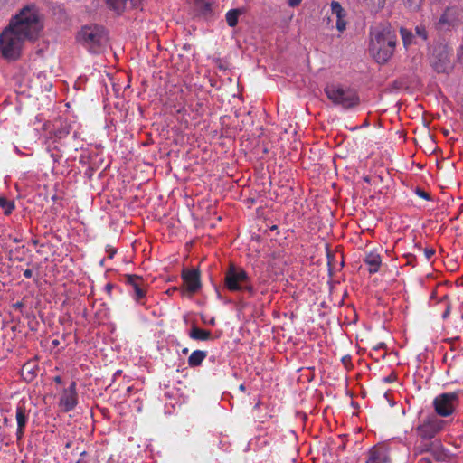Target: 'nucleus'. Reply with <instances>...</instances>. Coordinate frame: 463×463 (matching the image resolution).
Instances as JSON below:
<instances>
[{"instance_id": "19", "label": "nucleus", "mask_w": 463, "mask_h": 463, "mask_svg": "<svg viewBox=\"0 0 463 463\" xmlns=\"http://www.w3.org/2000/svg\"><path fill=\"white\" fill-rule=\"evenodd\" d=\"M364 261L368 266V271L371 274L378 272L382 265V258L376 251L368 252Z\"/></svg>"}, {"instance_id": "32", "label": "nucleus", "mask_w": 463, "mask_h": 463, "mask_svg": "<svg viewBox=\"0 0 463 463\" xmlns=\"http://www.w3.org/2000/svg\"><path fill=\"white\" fill-rule=\"evenodd\" d=\"M24 276L26 278V279H30L32 278L33 276V270L30 269H27L24 271Z\"/></svg>"}, {"instance_id": "34", "label": "nucleus", "mask_w": 463, "mask_h": 463, "mask_svg": "<svg viewBox=\"0 0 463 463\" xmlns=\"http://www.w3.org/2000/svg\"><path fill=\"white\" fill-rule=\"evenodd\" d=\"M419 463H432L430 458H422L419 460Z\"/></svg>"}, {"instance_id": "22", "label": "nucleus", "mask_w": 463, "mask_h": 463, "mask_svg": "<svg viewBox=\"0 0 463 463\" xmlns=\"http://www.w3.org/2000/svg\"><path fill=\"white\" fill-rule=\"evenodd\" d=\"M207 353L201 350L194 351L188 357V364L190 367H196L202 364L206 358Z\"/></svg>"}, {"instance_id": "12", "label": "nucleus", "mask_w": 463, "mask_h": 463, "mask_svg": "<svg viewBox=\"0 0 463 463\" xmlns=\"http://www.w3.org/2000/svg\"><path fill=\"white\" fill-rule=\"evenodd\" d=\"M105 3L110 11L120 15L137 8L140 5L141 0H105Z\"/></svg>"}, {"instance_id": "16", "label": "nucleus", "mask_w": 463, "mask_h": 463, "mask_svg": "<svg viewBox=\"0 0 463 463\" xmlns=\"http://www.w3.org/2000/svg\"><path fill=\"white\" fill-rule=\"evenodd\" d=\"M331 6V15L335 17L336 19V28L342 33L346 28V22L345 21V12L343 9L340 3L336 1H333L330 5Z\"/></svg>"}, {"instance_id": "33", "label": "nucleus", "mask_w": 463, "mask_h": 463, "mask_svg": "<svg viewBox=\"0 0 463 463\" xmlns=\"http://www.w3.org/2000/svg\"><path fill=\"white\" fill-rule=\"evenodd\" d=\"M113 289V285L109 283L105 286V290L108 292V294H110Z\"/></svg>"}, {"instance_id": "20", "label": "nucleus", "mask_w": 463, "mask_h": 463, "mask_svg": "<svg viewBox=\"0 0 463 463\" xmlns=\"http://www.w3.org/2000/svg\"><path fill=\"white\" fill-rule=\"evenodd\" d=\"M430 454L437 461L445 462L449 460V453L447 449H444L440 442H435V445Z\"/></svg>"}, {"instance_id": "29", "label": "nucleus", "mask_w": 463, "mask_h": 463, "mask_svg": "<svg viewBox=\"0 0 463 463\" xmlns=\"http://www.w3.org/2000/svg\"><path fill=\"white\" fill-rule=\"evenodd\" d=\"M423 253H424V256H425L426 260H429L435 254V250L432 249V248H426V249H424Z\"/></svg>"}, {"instance_id": "35", "label": "nucleus", "mask_w": 463, "mask_h": 463, "mask_svg": "<svg viewBox=\"0 0 463 463\" xmlns=\"http://www.w3.org/2000/svg\"><path fill=\"white\" fill-rule=\"evenodd\" d=\"M342 362H343V364H344L345 366H347V364L350 362V357H349V356H344V357L342 358Z\"/></svg>"}, {"instance_id": "41", "label": "nucleus", "mask_w": 463, "mask_h": 463, "mask_svg": "<svg viewBox=\"0 0 463 463\" xmlns=\"http://www.w3.org/2000/svg\"><path fill=\"white\" fill-rule=\"evenodd\" d=\"M112 256H113V253L109 252V258H112Z\"/></svg>"}, {"instance_id": "31", "label": "nucleus", "mask_w": 463, "mask_h": 463, "mask_svg": "<svg viewBox=\"0 0 463 463\" xmlns=\"http://www.w3.org/2000/svg\"><path fill=\"white\" fill-rule=\"evenodd\" d=\"M417 194H418L419 196H420L421 198H424V199H426V200H429V199H430V195H429V194H428L427 192L423 191V190H420V189H418V190H417Z\"/></svg>"}, {"instance_id": "24", "label": "nucleus", "mask_w": 463, "mask_h": 463, "mask_svg": "<svg viewBox=\"0 0 463 463\" xmlns=\"http://www.w3.org/2000/svg\"><path fill=\"white\" fill-rule=\"evenodd\" d=\"M240 15V11L237 9L230 10L226 14V21L229 26L234 27L238 23V17Z\"/></svg>"}, {"instance_id": "13", "label": "nucleus", "mask_w": 463, "mask_h": 463, "mask_svg": "<svg viewBox=\"0 0 463 463\" xmlns=\"http://www.w3.org/2000/svg\"><path fill=\"white\" fill-rule=\"evenodd\" d=\"M125 281L129 285L133 290V298L136 301L139 302L145 298L146 291L145 288V283L142 277L137 275H125Z\"/></svg>"}, {"instance_id": "26", "label": "nucleus", "mask_w": 463, "mask_h": 463, "mask_svg": "<svg viewBox=\"0 0 463 463\" xmlns=\"http://www.w3.org/2000/svg\"><path fill=\"white\" fill-rule=\"evenodd\" d=\"M400 33H401V35H402V38L403 41V44L405 46H407L412 43V39H413L414 35L411 32H410L409 30L405 29V28H402Z\"/></svg>"}, {"instance_id": "9", "label": "nucleus", "mask_w": 463, "mask_h": 463, "mask_svg": "<svg viewBox=\"0 0 463 463\" xmlns=\"http://www.w3.org/2000/svg\"><path fill=\"white\" fill-rule=\"evenodd\" d=\"M184 288L183 295L192 296L201 288L200 272L198 269H184L182 271Z\"/></svg>"}, {"instance_id": "15", "label": "nucleus", "mask_w": 463, "mask_h": 463, "mask_svg": "<svg viewBox=\"0 0 463 463\" xmlns=\"http://www.w3.org/2000/svg\"><path fill=\"white\" fill-rule=\"evenodd\" d=\"M459 16V10L456 7H448L439 18V25L443 27L454 26Z\"/></svg>"}, {"instance_id": "4", "label": "nucleus", "mask_w": 463, "mask_h": 463, "mask_svg": "<svg viewBox=\"0 0 463 463\" xmlns=\"http://www.w3.org/2000/svg\"><path fill=\"white\" fill-rule=\"evenodd\" d=\"M77 41L90 52L99 53L104 51L108 43L106 30L99 25L83 26L78 33Z\"/></svg>"}, {"instance_id": "5", "label": "nucleus", "mask_w": 463, "mask_h": 463, "mask_svg": "<svg viewBox=\"0 0 463 463\" xmlns=\"http://www.w3.org/2000/svg\"><path fill=\"white\" fill-rule=\"evenodd\" d=\"M325 93L334 105L345 109H353L360 103V98L355 90L340 84L326 85Z\"/></svg>"}, {"instance_id": "3", "label": "nucleus", "mask_w": 463, "mask_h": 463, "mask_svg": "<svg viewBox=\"0 0 463 463\" xmlns=\"http://www.w3.org/2000/svg\"><path fill=\"white\" fill-rule=\"evenodd\" d=\"M25 37L7 24L0 33V53L8 61H15L22 56Z\"/></svg>"}, {"instance_id": "36", "label": "nucleus", "mask_w": 463, "mask_h": 463, "mask_svg": "<svg viewBox=\"0 0 463 463\" xmlns=\"http://www.w3.org/2000/svg\"><path fill=\"white\" fill-rule=\"evenodd\" d=\"M54 382L61 384L62 383V379L61 376L54 377Z\"/></svg>"}, {"instance_id": "17", "label": "nucleus", "mask_w": 463, "mask_h": 463, "mask_svg": "<svg viewBox=\"0 0 463 463\" xmlns=\"http://www.w3.org/2000/svg\"><path fill=\"white\" fill-rule=\"evenodd\" d=\"M214 0H188L193 11L198 15H206L211 13Z\"/></svg>"}, {"instance_id": "14", "label": "nucleus", "mask_w": 463, "mask_h": 463, "mask_svg": "<svg viewBox=\"0 0 463 463\" xmlns=\"http://www.w3.org/2000/svg\"><path fill=\"white\" fill-rule=\"evenodd\" d=\"M388 449L384 446H376L370 449L366 463H389Z\"/></svg>"}, {"instance_id": "23", "label": "nucleus", "mask_w": 463, "mask_h": 463, "mask_svg": "<svg viewBox=\"0 0 463 463\" xmlns=\"http://www.w3.org/2000/svg\"><path fill=\"white\" fill-rule=\"evenodd\" d=\"M434 445V441L420 442L419 444H416L413 448V454L415 457H417L423 453H431Z\"/></svg>"}, {"instance_id": "38", "label": "nucleus", "mask_w": 463, "mask_h": 463, "mask_svg": "<svg viewBox=\"0 0 463 463\" xmlns=\"http://www.w3.org/2000/svg\"><path fill=\"white\" fill-rule=\"evenodd\" d=\"M240 390H241V391H244V390H245V387H244V385H243V384H241V385H240Z\"/></svg>"}, {"instance_id": "1", "label": "nucleus", "mask_w": 463, "mask_h": 463, "mask_svg": "<svg viewBox=\"0 0 463 463\" xmlns=\"http://www.w3.org/2000/svg\"><path fill=\"white\" fill-rule=\"evenodd\" d=\"M29 43L36 42L44 29V14L33 3L24 5L9 23Z\"/></svg>"}, {"instance_id": "42", "label": "nucleus", "mask_w": 463, "mask_h": 463, "mask_svg": "<svg viewBox=\"0 0 463 463\" xmlns=\"http://www.w3.org/2000/svg\"><path fill=\"white\" fill-rule=\"evenodd\" d=\"M112 256H113V253L109 252V258H112Z\"/></svg>"}, {"instance_id": "18", "label": "nucleus", "mask_w": 463, "mask_h": 463, "mask_svg": "<svg viewBox=\"0 0 463 463\" xmlns=\"http://www.w3.org/2000/svg\"><path fill=\"white\" fill-rule=\"evenodd\" d=\"M431 66L437 72H445L449 67V60L448 56V52L446 51H441L438 56H435L431 59Z\"/></svg>"}, {"instance_id": "30", "label": "nucleus", "mask_w": 463, "mask_h": 463, "mask_svg": "<svg viewBox=\"0 0 463 463\" xmlns=\"http://www.w3.org/2000/svg\"><path fill=\"white\" fill-rule=\"evenodd\" d=\"M302 0H287V4L290 6V7H296V6H298L300 5Z\"/></svg>"}, {"instance_id": "37", "label": "nucleus", "mask_w": 463, "mask_h": 463, "mask_svg": "<svg viewBox=\"0 0 463 463\" xmlns=\"http://www.w3.org/2000/svg\"><path fill=\"white\" fill-rule=\"evenodd\" d=\"M208 323H209V325H211V326H214V325H215V319L213 317V318H211V319L209 320V322H208Z\"/></svg>"}, {"instance_id": "10", "label": "nucleus", "mask_w": 463, "mask_h": 463, "mask_svg": "<svg viewBox=\"0 0 463 463\" xmlns=\"http://www.w3.org/2000/svg\"><path fill=\"white\" fill-rule=\"evenodd\" d=\"M78 402V393L76 383L72 382L67 389H64L59 399V407L64 411L68 412L73 410Z\"/></svg>"}, {"instance_id": "2", "label": "nucleus", "mask_w": 463, "mask_h": 463, "mask_svg": "<svg viewBox=\"0 0 463 463\" xmlns=\"http://www.w3.org/2000/svg\"><path fill=\"white\" fill-rule=\"evenodd\" d=\"M397 43L395 33L388 25H379L370 31L368 52L379 64L387 63L392 57Z\"/></svg>"}, {"instance_id": "7", "label": "nucleus", "mask_w": 463, "mask_h": 463, "mask_svg": "<svg viewBox=\"0 0 463 463\" xmlns=\"http://www.w3.org/2000/svg\"><path fill=\"white\" fill-rule=\"evenodd\" d=\"M446 425V421L437 415H429L422 419L415 428L417 435L423 440H430L439 434Z\"/></svg>"}, {"instance_id": "27", "label": "nucleus", "mask_w": 463, "mask_h": 463, "mask_svg": "<svg viewBox=\"0 0 463 463\" xmlns=\"http://www.w3.org/2000/svg\"><path fill=\"white\" fill-rule=\"evenodd\" d=\"M405 5L411 10H418L421 5V0H403Z\"/></svg>"}, {"instance_id": "6", "label": "nucleus", "mask_w": 463, "mask_h": 463, "mask_svg": "<svg viewBox=\"0 0 463 463\" xmlns=\"http://www.w3.org/2000/svg\"><path fill=\"white\" fill-rule=\"evenodd\" d=\"M224 287L229 291L246 290L253 292V288L250 285V279L247 272L234 264H231L224 274Z\"/></svg>"}, {"instance_id": "28", "label": "nucleus", "mask_w": 463, "mask_h": 463, "mask_svg": "<svg viewBox=\"0 0 463 463\" xmlns=\"http://www.w3.org/2000/svg\"><path fill=\"white\" fill-rule=\"evenodd\" d=\"M415 33L422 40H426L427 39V32H426L425 28L417 26L415 28Z\"/></svg>"}, {"instance_id": "25", "label": "nucleus", "mask_w": 463, "mask_h": 463, "mask_svg": "<svg viewBox=\"0 0 463 463\" xmlns=\"http://www.w3.org/2000/svg\"><path fill=\"white\" fill-rule=\"evenodd\" d=\"M0 208L3 209L5 214L8 215L14 210V204L13 202L7 200L6 198L0 196Z\"/></svg>"}, {"instance_id": "39", "label": "nucleus", "mask_w": 463, "mask_h": 463, "mask_svg": "<svg viewBox=\"0 0 463 463\" xmlns=\"http://www.w3.org/2000/svg\"><path fill=\"white\" fill-rule=\"evenodd\" d=\"M71 441H68V442L66 443V448H70V447H71Z\"/></svg>"}, {"instance_id": "21", "label": "nucleus", "mask_w": 463, "mask_h": 463, "mask_svg": "<svg viewBox=\"0 0 463 463\" xmlns=\"http://www.w3.org/2000/svg\"><path fill=\"white\" fill-rule=\"evenodd\" d=\"M212 333L208 330L201 329L197 326H193L189 336L194 340L206 341L211 338Z\"/></svg>"}, {"instance_id": "11", "label": "nucleus", "mask_w": 463, "mask_h": 463, "mask_svg": "<svg viewBox=\"0 0 463 463\" xmlns=\"http://www.w3.org/2000/svg\"><path fill=\"white\" fill-rule=\"evenodd\" d=\"M31 413V409L27 408L26 402L21 401L18 402L15 411V419L17 422L16 437L17 439H22L25 426L28 422Z\"/></svg>"}, {"instance_id": "40", "label": "nucleus", "mask_w": 463, "mask_h": 463, "mask_svg": "<svg viewBox=\"0 0 463 463\" xmlns=\"http://www.w3.org/2000/svg\"><path fill=\"white\" fill-rule=\"evenodd\" d=\"M187 353H188V349H187V348H184V349L183 350V354H187Z\"/></svg>"}, {"instance_id": "8", "label": "nucleus", "mask_w": 463, "mask_h": 463, "mask_svg": "<svg viewBox=\"0 0 463 463\" xmlns=\"http://www.w3.org/2000/svg\"><path fill=\"white\" fill-rule=\"evenodd\" d=\"M458 403V392H444L433 400V407L437 415L448 417L451 415Z\"/></svg>"}]
</instances>
